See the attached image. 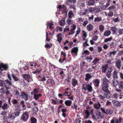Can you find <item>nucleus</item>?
I'll list each match as a JSON object with an SVG mask.
<instances>
[{
	"label": "nucleus",
	"mask_w": 123,
	"mask_h": 123,
	"mask_svg": "<svg viewBox=\"0 0 123 123\" xmlns=\"http://www.w3.org/2000/svg\"><path fill=\"white\" fill-rule=\"evenodd\" d=\"M92 85L91 83H90V84H83L82 85V89L85 91L87 90L89 92H91L93 90Z\"/></svg>",
	"instance_id": "obj_1"
},
{
	"label": "nucleus",
	"mask_w": 123,
	"mask_h": 123,
	"mask_svg": "<svg viewBox=\"0 0 123 123\" xmlns=\"http://www.w3.org/2000/svg\"><path fill=\"white\" fill-rule=\"evenodd\" d=\"M29 118V114L28 112H25L22 114L21 117V119L23 121H26Z\"/></svg>",
	"instance_id": "obj_2"
},
{
	"label": "nucleus",
	"mask_w": 123,
	"mask_h": 123,
	"mask_svg": "<svg viewBox=\"0 0 123 123\" xmlns=\"http://www.w3.org/2000/svg\"><path fill=\"white\" fill-rule=\"evenodd\" d=\"M78 50V48L77 47L73 48L71 51V53L73 55L76 56L77 55Z\"/></svg>",
	"instance_id": "obj_3"
},
{
	"label": "nucleus",
	"mask_w": 123,
	"mask_h": 123,
	"mask_svg": "<svg viewBox=\"0 0 123 123\" xmlns=\"http://www.w3.org/2000/svg\"><path fill=\"white\" fill-rule=\"evenodd\" d=\"M22 77L23 79L26 80L28 82H29L31 81V76L29 74H23Z\"/></svg>",
	"instance_id": "obj_4"
},
{
	"label": "nucleus",
	"mask_w": 123,
	"mask_h": 123,
	"mask_svg": "<svg viewBox=\"0 0 123 123\" xmlns=\"http://www.w3.org/2000/svg\"><path fill=\"white\" fill-rule=\"evenodd\" d=\"M8 68L7 65L5 64L1 63L0 64V72L2 70H6Z\"/></svg>",
	"instance_id": "obj_5"
},
{
	"label": "nucleus",
	"mask_w": 123,
	"mask_h": 123,
	"mask_svg": "<svg viewBox=\"0 0 123 123\" xmlns=\"http://www.w3.org/2000/svg\"><path fill=\"white\" fill-rule=\"evenodd\" d=\"M110 82L106 77H105L103 80V84L102 85L105 86H109Z\"/></svg>",
	"instance_id": "obj_6"
},
{
	"label": "nucleus",
	"mask_w": 123,
	"mask_h": 123,
	"mask_svg": "<svg viewBox=\"0 0 123 123\" xmlns=\"http://www.w3.org/2000/svg\"><path fill=\"white\" fill-rule=\"evenodd\" d=\"M109 87V86H107L102 85L101 89L104 92H108L109 91L108 88Z\"/></svg>",
	"instance_id": "obj_7"
},
{
	"label": "nucleus",
	"mask_w": 123,
	"mask_h": 123,
	"mask_svg": "<svg viewBox=\"0 0 123 123\" xmlns=\"http://www.w3.org/2000/svg\"><path fill=\"white\" fill-rule=\"evenodd\" d=\"M86 3L88 6H93L95 4V1L94 0H88L87 1Z\"/></svg>",
	"instance_id": "obj_8"
},
{
	"label": "nucleus",
	"mask_w": 123,
	"mask_h": 123,
	"mask_svg": "<svg viewBox=\"0 0 123 123\" xmlns=\"http://www.w3.org/2000/svg\"><path fill=\"white\" fill-rule=\"evenodd\" d=\"M62 34L60 33L58 34L57 36V41L59 43H60L62 40Z\"/></svg>",
	"instance_id": "obj_9"
},
{
	"label": "nucleus",
	"mask_w": 123,
	"mask_h": 123,
	"mask_svg": "<svg viewBox=\"0 0 123 123\" xmlns=\"http://www.w3.org/2000/svg\"><path fill=\"white\" fill-rule=\"evenodd\" d=\"M0 86L2 87H5L6 88V90L8 89L9 88L7 87L6 84H5V83L2 80H0Z\"/></svg>",
	"instance_id": "obj_10"
},
{
	"label": "nucleus",
	"mask_w": 123,
	"mask_h": 123,
	"mask_svg": "<svg viewBox=\"0 0 123 123\" xmlns=\"http://www.w3.org/2000/svg\"><path fill=\"white\" fill-rule=\"evenodd\" d=\"M93 82L95 86H98L100 83V80L97 79H95L93 81Z\"/></svg>",
	"instance_id": "obj_11"
},
{
	"label": "nucleus",
	"mask_w": 123,
	"mask_h": 123,
	"mask_svg": "<svg viewBox=\"0 0 123 123\" xmlns=\"http://www.w3.org/2000/svg\"><path fill=\"white\" fill-rule=\"evenodd\" d=\"M21 96L24 98L25 100L27 99L28 96V95L24 92H22L21 94Z\"/></svg>",
	"instance_id": "obj_12"
},
{
	"label": "nucleus",
	"mask_w": 123,
	"mask_h": 123,
	"mask_svg": "<svg viewBox=\"0 0 123 123\" xmlns=\"http://www.w3.org/2000/svg\"><path fill=\"white\" fill-rule=\"evenodd\" d=\"M104 97L106 98H111V95L109 92H106L103 94Z\"/></svg>",
	"instance_id": "obj_13"
},
{
	"label": "nucleus",
	"mask_w": 123,
	"mask_h": 123,
	"mask_svg": "<svg viewBox=\"0 0 123 123\" xmlns=\"http://www.w3.org/2000/svg\"><path fill=\"white\" fill-rule=\"evenodd\" d=\"M54 83V81L51 79H48L47 81V84L50 86L53 85Z\"/></svg>",
	"instance_id": "obj_14"
},
{
	"label": "nucleus",
	"mask_w": 123,
	"mask_h": 123,
	"mask_svg": "<svg viewBox=\"0 0 123 123\" xmlns=\"http://www.w3.org/2000/svg\"><path fill=\"white\" fill-rule=\"evenodd\" d=\"M72 84L74 87L76 85L78 84L77 81L74 78H73L72 80Z\"/></svg>",
	"instance_id": "obj_15"
},
{
	"label": "nucleus",
	"mask_w": 123,
	"mask_h": 123,
	"mask_svg": "<svg viewBox=\"0 0 123 123\" xmlns=\"http://www.w3.org/2000/svg\"><path fill=\"white\" fill-rule=\"evenodd\" d=\"M112 20L115 23L118 22L120 20V18L118 17H117L116 18H112Z\"/></svg>",
	"instance_id": "obj_16"
},
{
	"label": "nucleus",
	"mask_w": 123,
	"mask_h": 123,
	"mask_svg": "<svg viewBox=\"0 0 123 123\" xmlns=\"http://www.w3.org/2000/svg\"><path fill=\"white\" fill-rule=\"evenodd\" d=\"M112 83L113 86H116L118 84V81L117 80L114 79L112 81Z\"/></svg>",
	"instance_id": "obj_17"
},
{
	"label": "nucleus",
	"mask_w": 123,
	"mask_h": 123,
	"mask_svg": "<svg viewBox=\"0 0 123 123\" xmlns=\"http://www.w3.org/2000/svg\"><path fill=\"white\" fill-rule=\"evenodd\" d=\"M87 28L88 31H91L93 28V26L92 24H89L87 26Z\"/></svg>",
	"instance_id": "obj_18"
},
{
	"label": "nucleus",
	"mask_w": 123,
	"mask_h": 123,
	"mask_svg": "<svg viewBox=\"0 0 123 123\" xmlns=\"http://www.w3.org/2000/svg\"><path fill=\"white\" fill-rule=\"evenodd\" d=\"M42 96V95L40 93L38 94H34V98L35 100H37Z\"/></svg>",
	"instance_id": "obj_19"
},
{
	"label": "nucleus",
	"mask_w": 123,
	"mask_h": 123,
	"mask_svg": "<svg viewBox=\"0 0 123 123\" xmlns=\"http://www.w3.org/2000/svg\"><path fill=\"white\" fill-rule=\"evenodd\" d=\"M72 102L70 100H67L65 101V104L67 106H69L71 104Z\"/></svg>",
	"instance_id": "obj_20"
},
{
	"label": "nucleus",
	"mask_w": 123,
	"mask_h": 123,
	"mask_svg": "<svg viewBox=\"0 0 123 123\" xmlns=\"http://www.w3.org/2000/svg\"><path fill=\"white\" fill-rule=\"evenodd\" d=\"M123 121V118L119 117L115 120V122L116 123H120Z\"/></svg>",
	"instance_id": "obj_21"
},
{
	"label": "nucleus",
	"mask_w": 123,
	"mask_h": 123,
	"mask_svg": "<svg viewBox=\"0 0 123 123\" xmlns=\"http://www.w3.org/2000/svg\"><path fill=\"white\" fill-rule=\"evenodd\" d=\"M2 107L3 110H5L9 108V106L7 103H5L3 105Z\"/></svg>",
	"instance_id": "obj_22"
},
{
	"label": "nucleus",
	"mask_w": 123,
	"mask_h": 123,
	"mask_svg": "<svg viewBox=\"0 0 123 123\" xmlns=\"http://www.w3.org/2000/svg\"><path fill=\"white\" fill-rule=\"evenodd\" d=\"M38 79L39 80L41 81H45L46 80L45 78L43 75H42L39 76Z\"/></svg>",
	"instance_id": "obj_23"
},
{
	"label": "nucleus",
	"mask_w": 123,
	"mask_h": 123,
	"mask_svg": "<svg viewBox=\"0 0 123 123\" xmlns=\"http://www.w3.org/2000/svg\"><path fill=\"white\" fill-rule=\"evenodd\" d=\"M16 117L13 113L12 114H9L8 117V118L12 120L14 119Z\"/></svg>",
	"instance_id": "obj_24"
},
{
	"label": "nucleus",
	"mask_w": 123,
	"mask_h": 123,
	"mask_svg": "<svg viewBox=\"0 0 123 123\" xmlns=\"http://www.w3.org/2000/svg\"><path fill=\"white\" fill-rule=\"evenodd\" d=\"M21 111L15 110L14 112L13 113L16 117L19 116L20 113Z\"/></svg>",
	"instance_id": "obj_25"
},
{
	"label": "nucleus",
	"mask_w": 123,
	"mask_h": 123,
	"mask_svg": "<svg viewBox=\"0 0 123 123\" xmlns=\"http://www.w3.org/2000/svg\"><path fill=\"white\" fill-rule=\"evenodd\" d=\"M116 65L118 69H119L120 68L121 66V63L120 60H118L117 61L116 63Z\"/></svg>",
	"instance_id": "obj_26"
},
{
	"label": "nucleus",
	"mask_w": 123,
	"mask_h": 123,
	"mask_svg": "<svg viewBox=\"0 0 123 123\" xmlns=\"http://www.w3.org/2000/svg\"><path fill=\"white\" fill-rule=\"evenodd\" d=\"M102 20V18L101 17H97L94 18V21L95 22H98Z\"/></svg>",
	"instance_id": "obj_27"
},
{
	"label": "nucleus",
	"mask_w": 123,
	"mask_h": 123,
	"mask_svg": "<svg viewBox=\"0 0 123 123\" xmlns=\"http://www.w3.org/2000/svg\"><path fill=\"white\" fill-rule=\"evenodd\" d=\"M74 16V14L73 11L72 10L70 11L68 13V18H72V16Z\"/></svg>",
	"instance_id": "obj_28"
},
{
	"label": "nucleus",
	"mask_w": 123,
	"mask_h": 123,
	"mask_svg": "<svg viewBox=\"0 0 123 123\" xmlns=\"http://www.w3.org/2000/svg\"><path fill=\"white\" fill-rule=\"evenodd\" d=\"M91 77V76L90 74H87L86 75L85 80L86 81H88Z\"/></svg>",
	"instance_id": "obj_29"
},
{
	"label": "nucleus",
	"mask_w": 123,
	"mask_h": 123,
	"mask_svg": "<svg viewBox=\"0 0 123 123\" xmlns=\"http://www.w3.org/2000/svg\"><path fill=\"white\" fill-rule=\"evenodd\" d=\"M108 64H106L102 66V71L104 73H105V72L107 69V68L108 66Z\"/></svg>",
	"instance_id": "obj_30"
},
{
	"label": "nucleus",
	"mask_w": 123,
	"mask_h": 123,
	"mask_svg": "<svg viewBox=\"0 0 123 123\" xmlns=\"http://www.w3.org/2000/svg\"><path fill=\"white\" fill-rule=\"evenodd\" d=\"M87 110H86L85 111V113L86 114V116L85 117V119H87L90 116V113L88 110V108H87Z\"/></svg>",
	"instance_id": "obj_31"
},
{
	"label": "nucleus",
	"mask_w": 123,
	"mask_h": 123,
	"mask_svg": "<svg viewBox=\"0 0 123 123\" xmlns=\"http://www.w3.org/2000/svg\"><path fill=\"white\" fill-rule=\"evenodd\" d=\"M53 25V24L52 23H47V28H48V27H49V29H53V28L52 27V26Z\"/></svg>",
	"instance_id": "obj_32"
},
{
	"label": "nucleus",
	"mask_w": 123,
	"mask_h": 123,
	"mask_svg": "<svg viewBox=\"0 0 123 123\" xmlns=\"http://www.w3.org/2000/svg\"><path fill=\"white\" fill-rule=\"evenodd\" d=\"M65 23V18H64V19H62L60 22V25L62 26H63Z\"/></svg>",
	"instance_id": "obj_33"
},
{
	"label": "nucleus",
	"mask_w": 123,
	"mask_h": 123,
	"mask_svg": "<svg viewBox=\"0 0 123 123\" xmlns=\"http://www.w3.org/2000/svg\"><path fill=\"white\" fill-rule=\"evenodd\" d=\"M85 59L87 60L88 62H90V61L92 60V56L90 55L89 56L86 57L85 58Z\"/></svg>",
	"instance_id": "obj_34"
},
{
	"label": "nucleus",
	"mask_w": 123,
	"mask_h": 123,
	"mask_svg": "<svg viewBox=\"0 0 123 123\" xmlns=\"http://www.w3.org/2000/svg\"><path fill=\"white\" fill-rule=\"evenodd\" d=\"M119 88L120 89L123 88V81H120V82L118 85Z\"/></svg>",
	"instance_id": "obj_35"
},
{
	"label": "nucleus",
	"mask_w": 123,
	"mask_h": 123,
	"mask_svg": "<svg viewBox=\"0 0 123 123\" xmlns=\"http://www.w3.org/2000/svg\"><path fill=\"white\" fill-rule=\"evenodd\" d=\"M100 99L99 100L102 103L103 101L104 100L105 98L104 96H103L101 95L99 96L98 97Z\"/></svg>",
	"instance_id": "obj_36"
},
{
	"label": "nucleus",
	"mask_w": 123,
	"mask_h": 123,
	"mask_svg": "<svg viewBox=\"0 0 123 123\" xmlns=\"http://www.w3.org/2000/svg\"><path fill=\"white\" fill-rule=\"evenodd\" d=\"M31 123H37V120L34 117H31Z\"/></svg>",
	"instance_id": "obj_37"
},
{
	"label": "nucleus",
	"mask_w": 123,
	"mask_h": 123,
	"mask_svg": "<svg viewBox=\"0 0 123 123\" xmlns=\"http://www.w3.org/2000/svg\"><path fill=\"white\" fill-rule=\"evenodd\" d=\"M117 53V51H114L112 52H110L109 53V55L110 56H114Z\"/></svg>",
	"instance_id": "obj_38"
},
{
	"label": "nucleus",
	"mask_w": 123,
	"mask_h": 123,
	"mask_svg": "<svg viewBox=\"0 0 123 123\" xmlns=\"http://www.w3.org/2000/svg\"><path fill=\"white\" fill-rule=\"evenodd\" d=\"M12 76L15 81H17L18 80V78L14 74H12Z\"/></svg>",
	"instance_id": "obj_39"
},
{
	"label": "nucleus",
	"mask_w": 123,
	"mask_h": 123,
	"mask_svg": "<svg viewBox=\"0 0 123 123\" xmlns=\"http://www.w3.org/2000/svg\"><path fill=\"white\" fill-rule=\"evenodd\" d=\"M113 67L112 66L108 67V72H111L113 69Z\"/></svg>",
	"instance_id": "obj_40"
},
{
	"label": "nucleus",
	"mask_w": 123,
	"mask_h": 123,
	"mask_svg": "<svg viewBox=\"0 0 123 123\" xmlns=\"http://www.w3.org/2000/svg\"><path fill=\"white\" fill-rule=\"evenodd\" d=\"M112 103L114 105L117 106L119 105V103L118 101L115 100H113L112 101Z\"/></svg>",
	"instance_id": "obj_41"
},
{
	"label": "nucleus",
	"mask_w": 123,
	"mask_h": 123,
	"mask_svg": "<svg viewBox=\"0 0 123 123\" xmlns=\"http://www.w3.org/2000/svg\"><path fill=\"white\" fill-rule=\"evenodd\" d=\"M33 110L34 114L35 113H36L38 111V108L36 107H34L33 108Z\"/></svg>",
	"instance_id": "obj_42"
},
{
	"label": "nucleus",
	"mask_w": 123,
	"mask_h": 123,
	"mask_svg": "<svg viewBox=\"0 0 123 123\" xmlns=\"http://www.w3.org/2000/svg\"><path fill=\"white\" fill-rule=\"evenodd\" d=\"M20 107L21 105H16L15 106V110L21 111V109H20Z\"/></svg>",
	"instance_id": "obj_43"
},
{
	"label": "nucleus",
	"mask_w": 123,
	"mask_h": 123,
	"mask_svg": "<svg viewBox=\"0 0 123 123\" xmlns=\"http://www.w3.org/2000/svg\"><path fill=\"white\" fill-rule=\"evenodd\" d=\"M67 22L68 24L69 25H70L73 23V20L69 19L67 20Z\"/></svg>",
	"instance_id": "obj_44"
},
{
	"label": "nucleus",
	"mask_w": 123,
	"mask_h": 123,
	"mask_svg": "<svg viewBox=\"0 0 123 123\" xmlns=\"http://www.w3.org/2000/svg\"><path fill=\"white\" fill-rule=\"evenodd\" d=\"M106 114H111L112 113V110L111 109H108L106 110Z\"/></svg>",
	"instance_id": "obj_45"
},
{
	"label": "nucleus",
	"mask_w": 123,
	"mask_h": 123,
	"mask_svg": "<svg viewBox=\"0 0 123 123\" xmlns=\"http://www.w3.org/2000/svg\"><path fill=\"white\" fill-rule=\"evenodd\" d=\"M94 7H91L89 8L88 9V11L90 12H92L94 11Z\"/></svg>",
	"instance_id": "obj_46"
},
{
	"label": "nucleus",
	"mask_w": 123,
	"mask_h": 123,
	"mask_svg": "<svg viewBox=\"0 0 123 123\" xmlns=\"http://www.w3.org/2000/svg\"><path fill=\"white\" fill-rule=\"evenodd\" d=\"M117 72L116 71H114L113 73V77L114 78H117Z\"/></svg>",
	"instance_id": "obj_47"
},
{
	"label": "nucleus",
	"mask_w": 123,
	"mask_h": 123,
	"mask_svg": "<svg viewBox=\"0 0 123 123\" xmlns=\"http://www.w3.org/2000/svg\"><path fill=\"white\" fill-rule=\"evenodd\" d=\"M111 33V31H105L104 33V35L105 36H108L110 35Z\"/></svg>",
	"instance_id": "obj_48"
},
{
	"label": "nucleus",
	"mask_w": 123,
	"mask_h": 123,
	"mask_svg": "<svg viewBox=\"0 0 123 123\" xmlns=\"http://www.w3.org/2000/svg\"><path fill=\"white\" fill-rule=\"evenodd\" d=\"M94 108L96 109H99L100 107V105L99 104H94Z\"/></svg>",
	"instance_id": "obj_49"
},
{
	"label": "nucleus",
	"mask_w": 123,
	"mask_h": 123,
	"mask_svg": "<svg viewBox=\"0 0 123 123\" xmlns=\"http://www.w3.org/2000/svg\"><path fill=\"white\" fill-rule=\"evenodd\" d=\"M94 11H95V13H98L99 12L100 10V9L98 7H94Z\"/></svg>",
	"instance_id": "obj_50"
},
{
	"label": "nucleus",
	"mask_w": 123,
	"mask_h": 123,
	"mask_svg": "<svg viewBox=\"0 0 123 123\" xmlns=\"http://www.w3.org/2000/svg\"><path fill=\"white\" fill-rule=\"evenodd\" d=\"M84 12L82 13V15H86L88 13H87V12L88 11V9H85L84 10Z\"/></svg>",
	"instance_id": "obj_51"
},
{
	"label": "nucleus",
	"mask_w": 123,
	"mask_h": 123,
	"mask_svg": "<svg viewBox=\"0 0 123 123\" xmlns=\"http://www.w3.org/2000/svg\"><path fill=\"white\" fill-rule=\"evenodd\" d=\"M105 75L106 76V77L108 78H110L111 76V72H107L105 74Z\"/></svg>",
	"instance_id": "obj_52"
},
{
	"label": "nucleus",
	"mask_w": 123,
	"mask_h": 123,
	"mask_svg": "<svg viewBox=\"0 0 123 123\" xmlns=\"http://www.w3.org/2000/svg\"><path fill=\"white\" fill-rule=\"evenodd\" d=\"M76 27V25L74 24H73L71 26V31H74V30Z\"/></svg>",
	"instance_id": "obj_53"
},
{
	"label": "nucleus",
	"mask_w": 123,
	"mask_h": 123,
	"mask_svg": "<svg viewBox=\"0 0 123 123\" xmlns=\"http://www.w3.org/2000/svg\"><path fill=\"white\" fill-rule=\"evenodd\" d=\"M99 60L97 58H95L93 61L92 62L95 64L97 63L99 61Z\"/></svg>",
	"instance_id": "obj_54"
},
{
	"label": "nucleus",
	"mask_w": 123,
	"mask_h": 123,
	"mask_svg": "<svg viewBox=\"0 0 123 123\" xmlns=\"http://www.w3.org/2000/svg\"><path fill=\"white\" fill-rule=\"evenodd\" d=\"M111 97L115 99H117L118 97L117 94L116 93L114 94L113 95H111Z\"/></svg>",
	"instance_id": "obj_55"
},
{
	"label": "nucleus",
	"mask_w": 123,
	"mask_h": 123,
	"mask_svg": "<svg viewBox=\"0 0 123 123\" xmlns=\"http://www.w3.org/2000/svg\"><path fill=\"white\" fill-rule=\"evenodd\" d=\"M112 39V37H110V38H106L104 40V42H106L108 41H110Z\"/></svg>",
	"instance_id": "obj_56"
},
{
	"label": "nucleus",
	"mask_w": 123,
	"mask_h": 123,
	"mask_svg": "<svg viewBox=\"0 0 123 123\" xmlns=\"http://www.w3.org/2000/svg\"><path fill=\"white\" fill-rule=\"evenodd\" d=\"M99 28L100 31H103L104 28V26L102 25H100L99 26Z\"/></svg>",
	"instance_id": "obj_57"
},
{
	"label": "nucleus",
	"mask_w": 123,
	"mask_h": 123,
	"mask_svg": "<svg viewBox=\"0 0 123 123\" xmlns=\"http://www.w3.org/2000/svg\"><path fill=\"white\" fill-rule=\"evenodd\" d=\"M113 15V13L111 11H110L108 13V16L109 17H111Z\"/></svg>",
	"instance_id": "obj_58"
},
{
	"label": "nucleus",
	"mask_w": 123,
	"mask_h": 123,
	"mask_svg": "<svg viewBox=\"0 0 123 123\" xmlns=\"http://www.w3.org/2000/svg\"><path fill=\"white\" fill-rule=\"evenodd\" d=\"M88 23V21L87 20H85L84 21L82 24L83 26L85 27Z\"/></svg>",
	"instance_id": "obj_59"
},
{
	"label": "nucleus",
	"mask_w": 123,
	"mask_h": 123,
	"mask_svg": "<svg viewBox=\"0 0 123 123\" xmlns=\"http://www.w3.org/2000/svg\"><path fill=\"white\" fill-rule=\"evenodd\" d=\"M49 34L47 32H46V40L48 42L50 41V39L49 38V37L48 36Z\"/></svg>",
	"instance_id": "obj_60"
},
{
	"label": "nucleus",
	"mask_w": 123,
	"mask_h": 123,
	"mask_svg": "<svg viewBox=\"0 0 123 123\" xmlns=\"http://www.w3.org/2000/svg\"><path fill=\"white\" fill-rule=\"evenodd\" d=\"M0 92L3 94L5 93L6 92L5 90L3 88H1L0 89Z\"/></svg>",
	"instance_id": "obj_61"
},
{
	"label": "nucleus",
	"mask_w": 123,
	"mask_h": 123,
	"mask_svg": "<svg viewBox=\"0 0 123 123\" xmlns=\"http://www.w3.org/2000/svg\"><path fill=\"white\" fill-rule=\"evenodd\" d=\"M5 82L6 83V84H8L10 86L12 85L11 82L9 81L8 80H5Z\"/></svg>",
	"instance_id": "obj_62"
},
{
	"label": "nucleus",
	"mask_w": 123,
	"mask_h": 123,
	"mask_svg": "<svg viewBox=\"0 0 123 123\" xmlns=\"http://www.w3.org/2000/svg\"><path fill=\"white\" fill-rule=\"evenodd\" d=\"M88 41V40H86V41L85 42L83 43V45L84 47H86L87 46H88L89 45L87 43V42Z\"/></svg>",
	"instance_id": "obj_63"
},
{
	"label": "nucleus",
	"mask_w": 123,
	"mask_h": 123,
	"mask_svg": "<svg viewBox=\"0 0 123 123\" xmlns=\"http://www.w3.org/2000/svg\"><path fill=\"white\" fill-rule=\"evenodd\" d=\"M115 9V7L114 5H112L111 6H110L109 8H108V9L109 10L114 9Z\"/></svg>",
	"instance_id": "obj_64"
}]
</instances>
